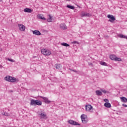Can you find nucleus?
Wrapping results in <instances>:
<instances>
[{
    "label": "nucleus",
    "instance_id": "nucleus-1",
    "mask_svg": "<svg viewBox=\"0 0 127 127\" xmlns=\"http://www.w3.org/2000/svg\"><path fill=\"white\" fill-rule=\"evenodd\" d=\"M5 81H7V82H10L11 83H15V82H18L19 81L18 79L15 78V77H13L11 76L7 75L4 78Z\"/></svg>",
    "mask_w": 127,
    "mask_h": 127
},
{
    "label": "nucleus",
    "instance_id": "nucleus-2",
    "mask_svg": "<svg viewBox=\"0 0 127 127\" xmlns=\"http://www.w3.org/2000/svg\"><path fill=\"white\" fill-rule=\"evenodd\" d=\"M31 106H41L42 105V102L41 101H39L38 100L31 99L30 101Z\"/></svg>",
    "mask_w": 127,
    "mask_h": 127
},
{
    "label": "nucleus",
    "instance_id": "nucleus-3",
    "mask_svg": "<svg viewBox=\"0 0 127 127\" xmlns=\"http://www.w3.org/2000/svg\"><path fill=\"white\" fill-rule=\"evenodd\" d=\"M41 53L43 54V55H46V56H49V55H51V51L46 49L41 50Z\"/></svg>",
    "mask_w": 127,
    "mask_h": 127
},
{
    "label": "nucleus",
    "instance_id": "nucleus-4",
    "mask_svg": "<svg viewBox=\"0 0 127 127\" xmlns=\"http://www.w3.org/2000/svg\"><path fill=\"white\" fill-rule=\"evenodd\" d=\"M80 118L83 124H87V123H88V119L87 118V115L85 114H82Z\"/></svg>",
    "mask_w": 127,
    "mask_h": 127
},
{
    "label": "nucleus",
    "instance_id": "nucleus-5",
    "mask_svg": "<svg viewBox=\"0 0 127 127\" xmlns=\"http://www.w3.org/2000/svg\"><path fill=\"white\" fill-rule=\"evenodd\" d=\"M80 16L81 17H90V16H92V15L89 13H87V12H83L80 14Z\"/></svg>",
    "mask_w": 127,
    "mask_h": 127
},
{
    "label": "nucleus",
    "instance_id": "nucleus-6",
    "mask_svg": "<svg viewBox=\"0 0 127 127\" xmlns=\"http://www.w3.org/2000/svg\"><path fill=\"white\" fill-rule=\"evenodd\" d=\"M107 17L108 18L110 19L108 20V21H109L110 22H114V21L116 20V18H115V16L113 15H108Z\"/></svg>",
    "mask_w": 127,
    "mask_h": 127
},
{
    "label": "nucleus",
    "instance_id": "nucleus-7",
    "mask_svg": "<svg viewBox=\"0 0 127 127\" xmlns=\"http://www.w3.org/2000/svg\"><path fill=\"white\" fill-rule=\"evenodd\" d=\"M40 119H43V120H46L47 119V115L45 113L41 111V113L39 114Z\"/></svg>",
    "mask_w": 127,
    "mask_h": 127
},
{
    "label": "nucleus",
    "instance_id": "nucleus-8",
    "mask_svg": "<svg viewBox=\"0 0 127 127\" xmlns=\"http://www.w3.org/2000/svg\"><path fill=\"white\" fill-rule=\"evenodd\" d=\"M67 123H68V124H70V125H72L73 126H80V124H79L76 122H75L73 120H69L67 121Z\"/></svg>",
    "mask_w": 127,
    "mask_h": 127
},
{
    "label": "nucleus",
    "instance_id": "nucleus-9",
    "mask_svg": "<svg viewBox=\"0 0 127 127\" xmlns=\"http://www.w3.org/2000/svg\"><path fill=\"white\" fill-rule=\"evenodd\" d=\"M40 98H41L42 99H43L44 100V101L46 104H49L51 102V101H50V100H48V98L44 97L43 96H40Z\"/></svg>",
    "mask_w": 127,
    "mask_h": 127
},
{
    "label": "nucleus",
    "instance_id": "nucleus-10",
    "mask_svg": "<svg viewBox=\"0 0 127 127\" xmlns=\"http://www.w3.org/2000/svg\"><path fill=\"white\" fill-rule=\"evenodd\" d=\"M18 25L21 31H24V30H25V26L24 25L20 24H18Z\"/></svg>",
    "mask_w": 127,
    "mask_h": 127
},
{
    "label": "nucleus",
    "instance_id": "nucleus-11",
    "mask_svg": "<svg viewBox=\"0 0 127 127\" xmlns=\"http://www.w3.org/2000/svg\"><path fill=\"white\" fill-rule=\"evenodd\" d=\"M92 109H93V106H92L91 105H88L85 106V109L87 111H91Z\"/></svg>",
    "mask_w": 127,
    "mask_h": 127
},
{
    "label": "nucleus",
    "instance_id": "nucleus-12",
    "mask_svg": "<svg viewBox=\"0 0 127 127\" xmlns=\"http://www.w3.org/2000/svg\"><path fill=\"white\" fill-rule=\"evenodd\" d=\"M24 12H28L29 13H31L32 12V10L29 8H26L24 9Z\"/></svg>",
    "mask_w": 127,
    "mask_h": 127
},
{
    "label": "nucleus",
    "instance_id": "nucleus-13",
    "mask_svg": "<svg viewBox=\"0 0 127 127\" xmlns=\"http://www.w3.org/2000/svg\"><path fill=\"white\" fill-rule=\"evenodd\" d=\"M60 28L61 29H66L67 28V27L66 26V25L64 23H62L60 25Z\"/></svg>",
    "mask_w": 127,
    "mask_h": 127
},
{
    "label": "nucleus",
    "instance_id": "nucleus-14",
    "mask_svg": "<svg viewBox=\"0 0 127 127\" xmlns=\"http://www.w3.org/2000/svg\"><path fill=\"white\" fill-rule=\"evenodd\" d=\"M33 34L35 35H41V33L38 30L32 31Z\"/></svg>",
    "mask_w": 127,
    "mask_h": 127
},
{
    "label": "nucleus",
    "instance_id": "nucleus-15",
    "mask_svg": "<svg viewBox=\"0 0 127 127\" xmlns=\"http://www.w3.org/2000/svg\"><path fill=\"white\" fill-rule=\"evenodd\" d=\"M55 68L56 69H58V70H60L61 68H62V65H61V64H57L55 65Z\"/></svg>",
    "mask_w": 127,
    "mask_h": 127
},
{
    "label": "nucleus",
    "instance_id": "nucleus-16",
    "mask_svg": "<svg viewBox=\"0 0 127 127\" xmlns=\"http://www.w3.org/2000/svg\"><path fill=\"white\" fill-rule=\"evenodd\" d=\"M121 100L123 103H127V99L125 97H121Z\"/></svg>",
    "mask_w": 127,
    "mask_h": 127
},
{
    "label": "nucleus",
    "instance_id": "nucleus-17",
    "mask_svg": "<svg viewBox=\"0 0 127 127\" xmlns=\"http://www.w3.org/2000/svg\"><path fill=\"white\" fill-rule=\"evenodd\" d=\"M52 20H53L52 19V16H51V14H49V17L47 20L48 22H52Z\"/></svg>",
    "mask_w": 127,
    "mask_h": 127
},
{
    "label": "nucleus",
    "instance_id": "nucleus-18",
    "mask_svg": "<svg viewBox=\"0 0 127 127\" xmlns=\"http://www.w3.org/2000/svg\"><path fill=\"white\" fill-rule=\"evenodd\" d=\"M66 7H67V8H70V9H75V6H72L70 4H67L66 5Z\"/></svg>",
    "mask_w": 127,
    "mask_h": 127
},
{
    "label": "nucleus",
    "instance_id": "nucleus-19",
    "mask_svg": "<svg viewBox=\"0 0 127 127\" xmlns=\"http://www.w3.org/2000/svg\"><path fill=\"white\" fill-rule=\"evenodd\" d=\"M104 106L106 108H111V103L107 102L104 104Z\"/></svg>",
    "mask_w": 127,
    "mask_h": 127
},
{
    "label": "nucleus",
    "instance_id": "nucleus-20",
    "mask_svg": "<svg viewBox=\"0 0 127 127\" xmlns=\"http://www.w3.org/2000/svg\"><path fill=\"white\" fill-rule=\"evenodd\" d=\"M110 58L111 60H115L116 59V56L114 55H111L110 56Z\"/></svg>",
    "mask_w": 127,
    "mask_h": 127
},
{
    "label": "nucleus",
    "instance_id": "nucleus-21",
    "mask_svg": "<svg viewBox=\"0 0 127 127\" xmlns=\"http://www.w3.org/2000/svg\"><path fill=\"white\" fill-rule=\"evenodd\" d=\"M38 17L40 18V19H42L43 20H46V18L45 17L42 16V15L39 14Z\"/></svg>",
    "mask_w": 127,
    "mask_h": 127
},
{
    "label": "nucleus",
    "instance_id": "nucleus-22",
    "mask_svg": "<svg viewBox=\"0 0 127 127\" xmlns=\"http://www.w3.org/2000/svg\"><path fill=\"white\" fill-rule=\"evenodd\" d=\"M61 45H63V46H65V47H69L70 46V45L66 43H63Z\"/></svg>",
    "mask_w": 127,
    "mask_h": 127
},
{
    "label": "nucleus",
    "instance_id": "nucleus-23",
    "mask_svg": "<svg viewBox=\"0 0 127 127\" xmlns=\"http://www.w3.org/2000/svg\"><path fill=\"white\" fill-rule=\"evenodd\" d=\"M96 94L97 96H101L102 95V92L100 90H96Z\"/></svg>",
    "mask_w": 127,
    "mask_h": 127
},
{
    "label": "nucleus",
    "instance_id": "nucleus-24",
    "mask_svg": "<svg viewBox=\"0 0 127 127\" xmlns=\"http://www.w3.org/2000/svg\"><path fill=\"white\" fill-rule=\"evenodd\" d=\"M114 61H119V62L122 61V59L116 57L115 60H114Z\"/></svg>",
    "mask_w": 127,
    "mask_h": 127
},
{
    "label": "nucleus",
    "instance_id": "nucleus-25",
    "mask_svg": "<svg viewBox=\"0 0 127 127\" xmlns=\"http://www.w3.org/2000/svg\"><path fill=\"white\" fill-rule=\"evenodd\" d=\"M119 36L121 38H125V39H127V36H125L123 34H120Z\"/></svg>",
    "mask_w": 127,
    "mask_h": 127
},
{
    "label": "nucleus",
    "instance_id": "nucleus-26",
    "mask_svg": "<svg viewBox=\"0 0 127 127\" xmlns=\"http://www.w3.org/2000/svg\"><path fill=\"white\" fill-rule=\"evenodd\" d=\"M101 65H102L103 66H107V63L105 62H101L100 63Z\"/></svg>",
    "mask_w": 127,
    "mask_h": 127
},
{
    "label": "nucleus",
    "instance_id": "nucleus-27",
    "mask_svg": "<svg viewBox=\"0 0 127 127\" xmlns=\"http://www.w3.org/2000/svg\"><path fill=\"white\" fill-rule=\"evenodd\" d=\"M69 70H70V71H72V72H75V73H78V71H77L76 69H72L71 68H69Z\"/></svg>",
    "mask_w": 127,
    "mask_h": 127
},
{
    "label": "nucleus",
    "instance_id": "nucleus-28",
    "mask_svg": "<svg viewBox=\"0 0 127 127\" xmlns=\"http://www.w3.org/2000/svg\"><path fill=\"white\" fill-rule=\"evenodd\" d=\"M5 116L6 117H9V116H10V114H9V113H8L5 112Z\"/></svg>",
    "mask_w": 127,
    "mask_h": 127
},
{
    "label": "nucleus",
    "instance_id": "nucleus-29",
    "mask_svg": "<svg viewBox=\"0 0 127 127\" xmlns=\"http://www.w3.org/2000/svg\"><path fill=\"white\" fill-rule=\"evenodd\" d=\"M101 91L102 93H104V94H107V93H108V91H106L105 90H101Z\"/></svg>",
    "mask_w": 127,
    "mask_h": 127
},
{
    "label": "nucleus",
    "instance_id": "nucleus-30",
    "mask_svg": "<svg viewBox=\"0 0 127 127\" xmlns=\"http://www.w3.org/2000/svg\"><path fill=\"white\" fill-rule=\"evenodd\" d=\"M8 61H10V62H14V60L11 59H8Z\"/></svg>",
    "mask_w": 127,
    "mask_h": 127
},
{
    "label": "nucleus",
    "instance_id": "nucleus-31",
    "mask_svg": "<svg viewBox=\"0 0 127 127\" xmlns=\"http://www.w3.org/2000/svg\"><path fill=\"white\" fill-rule=\"evenodd\" d=\"M72 43H73V44H79V42H77V41H73V42H72Z\"/></svg>",
    "mask_w": 127,
    "mask_h": 127
},
{
    "label": "nucleus",
    "instance_id": "nucleus-32",
    "mask_svg": "<svg viewBox=\"0 0 127 127\" xmlns=\"http://www.w3.org/2000/svg\"><path fill=\"white\" fill-rule=\"evenodd\" d=\"M104 102H106V103H108V102H109V100H108L107 99H105L104 100Z\"/></svg>",
    "mask_w": 127,
    "mask_h": 127
},
{
    "label": "nucleus",
    "instance_id": "nucleus-33",
    "mask_svg": "<svg viewBox=\"0 0 127 127\" xmlns=\"http://www.w3.org/2000/svg\"><path fill=\"white\" fill-rule=\"evenodd\" d=\"M122 106H123V107H125V108H127V104H123L122 105Z\"/></svg>",
    "mask_w": 127,
    "mask_h": 127
},
{
    "label": "nucleus",
    "instance_id": "nucleus-34",
    "mask_svg": "<svg viewBox=\"0 0 127 127\" xmlns=\"http://www.w3.org/2000/svg\"><path fill=\"white\" fill-rule=\"evenodd\" d=\"M2 115L3 116H5V112L2 113Z\"/></svg>",
    "mask_w": 127,
    "mask_h": 127
},
{
    "label": "nucleus",
    "instance_id": "nucleus-35",
    "mask_svg": "<svg viewBox=\"0 0 127 127\" xmlns=\"http://www.w3.org/2000/svg\"><path fill=\"white\" fill-rule=\"evenodd\" d=\"M0 68H1H1H2V65L0 64Z\"/></svg>",
    "mask_w": 127,
    "mask_h": 127
},
{
    "label": "nucleus",
    "instance_id": "nucleus-36",
    "mask_svg": "<svg viewBox=\"0 0 127 127\" xmlns=\"http://www.w3.org/2000/svg\"><path fill=\"white\" fill-rule=\"evenodd\" d=\"M89 65H93V64L90 63V64H89Z\"/></svg>",
    "mask_w": 127,
    "mask_h": 127
},
{
    "label": "nucleus",
    "instance_id": "nucleus-37",
    "mask_svg": "<svg viewBox=\"0 0 127 127\" xmlns=\"http://www.w3.org/2000/svg\"><path fill=\"white\" fill-rule=\"evenodd\" d=\"M0 1H2V0H0Z\"/></svg>",
    "mask_w": 127,
    "mask_h": 127
},
{
    "label": "nucleus",
    "instance_id": "nucleus-38",
    "mask_svg": "<svg viewBox=\"0 0 127 127\" xmlns=\"http://www.w3.org/2000/svg\"><path fill=\"white\" fill-rule=\"evenodd\" d=\"M0 51H1V49H0Z\"/></svg>",
    "mask_w": 127,
    "mask_h": 127
},
{
    "label": "nucleus",
    "instance_id": "nucleus-39",
    "mask_svg": "<svg viewBox=\"0 0 127 127\" xmlns=\"http://www.w3.org/2000/svg\"><path fill=\"white\" fill-rule=\"evenodd\" d=\"M106 37H108H108H109V36H106Z\"/></svg>",
    "mask_w": 127,
    "mask_h": 127
}]
</instances>
